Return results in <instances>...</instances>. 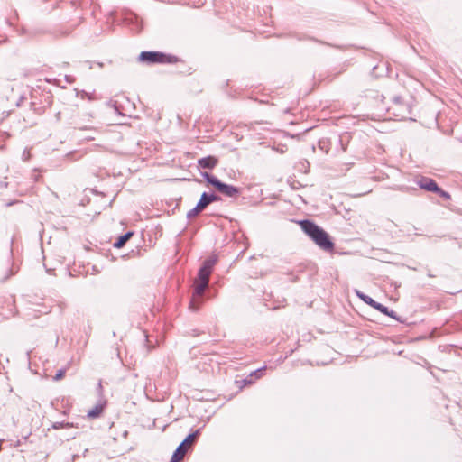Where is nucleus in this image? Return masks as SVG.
Wrapping results in <instances>:
<instances>
[{
	"instance_id": "nucleus-1",
	"label": "nucleus",
	"mask_w": 462,
	"mask_h": 462,
	"mask_svg": "<svg viewBox=\"0 0 462 462\" xmlns=\"http://www.w3.org/2000/svg\"><path fill=\"white\" fill-rule=\"evenodd\" d=\"M200 430L201 429L196 430L182 440L174 451L171 462H180L183 459L188 451L196 443L199 436L200 435Z\"/></svg>"
},
{
	"instance_id": "nucleus-2",
	"label": "nucleus",
	"mask_w": 462,
	"mask_h": 462,
	"mask_svg": "<svg viewBox=\"0 0 462 462\" xmlns=\"http://www.w3.org/2000/svg\"><path fill=\"white\" fill-rule=\"evenodd\" d=\"M139 60L147 64H168L173 63L177 60L176 57L171 55H166L160 51H142L139 55Z\"/></svg>"
},
{
	"instance_id": "nucleus-3",
	"label": "nucleus",
	"mask_w": 462,
	"mask_h": 462,
	"mask_svg": "<svg viewBox=\"0 0 462 462\" xmlns=\"http://www.w3.org/2000/svg\"><path fill=\"white\" fill-rule=\"evenodd\" d=\"M218 199L219 198L214 193L208 194L207 192H203L197 205L187 213V217L190 218L192 217H195L199 212L203 210L211 202Z\"/></svg>"
},
{
	"instance_id": "nucleus-4",
	"label": "nucleus",
	"mask_w": 462,
	"mask_h": 462,
	"mask_svg": "<svg viewBox=\"0 0 462 462\" xmlns=\"http://www.w3.org/2000/svg\"><path fill=\"white\" fill-rule=\"evenodd\" d=\"M310 238L321 249L325 251H332L334 243L330 239L328 233H306Z\"/></svg>"
},
{
	"instance_id": "nucleus-5",
	"label": "nucleus",
	"mask_w": 462,
	"mask_h": 462,
	"mask_svg": "<svg viewBox=\"0 0 462 462\" xmlns=\"http://www.w3.org/2000/svg\"><path fill=\"white\" fill-rule=\"evenodd\" d=\"M208 286V282L206 281H199L198 283H196L194 288V292L192 299L189 303V308L193 310H197L199 308V305L201 303V297L204 294L205 290Z\"/></svg>"
},
{
	"instance_id": "nucleus-6",
	"label": "nucleus",
	"mask_w": 462,
	"mask_h": 462,
	"mask_svg": "<svg viewBox=\"0 0 462 462\" xmlns=\"http://www.w3.org/2000/svg\"><path fill=\"white\" fill-rule=\"evenodd\" d=\"M208 286V282L206 281H199L198 283H196L194 288V292L192 299L189 303V308L193 310H197L199 308V305L201 303V297L204 294L205 290Z\"/></svg>"
},
{
	"instance_id": "nucleus-7",
	"label": "nucleus",
	"mask_w": 462,
	"mask_h": 462,
	"mask_svg": "<svg viewBox=\"0 0 462 462\" xmlns=\"http://www.w3.org/2000/svg\"><path fill=\"white\" fill-rule=\"evenodd\" d=\"M288 223L299 227L301 231H324L310 219L293 220L289 219Z\"/></svg>"
},
{
	"instance_id": "nucleus-8",
	"label": "nucleus",
	"mask_w": 462,
	"mask_h": 462,
	"mask_svg": "<svg viewBox=\"0 0 462 462\" xmlns=\"http://www.w3.org/2000/svg\"><path fill=\"white\" fill-rule=\"evenodd\" d=\"M417 185L427 191L434 192L439 190V186L433 179L428 177H420L416 180Z\"/></svg>"
},
{
	"instance_id": "nucleus-9",
	"label": "nucleus",
	"mask_w": 462,
	"mask_h": 462,
	"mask_svg": "<svg viewBox=\"0 0 462 462\" xmlns=\"http://www.w3.org/2000/svg\"><path fill=\"white\" fill-rule=\"evenodd\" d=\"M218 162L217 158L215 156L208 155L207 157H203L198 160L199 167L202 169L211 170L217 166Z\"/></svg>"
},
{
	"instance_id": "nucleus-10",
	"label": "nucleus",
	"mask_w": 462,
	"mask_h": 462,
	"mask_svg": "<svg viewBox=\"0 0 462 462\" xmlns=\"http://www.w3.org/2000/svg\"><path fill=\"white\" fill-rule=\"evenodd\" d=\"M218 190L224 195L231 198L239 194V189L236 187L226 184L224 182L221 183V185L218 188Z\"/></svg>"
},
{
	"instance_id": "nucleus-11",
	"label": "nucleus",
	"mask_w": 462,
	"mask_h": 462,
	"mask_svg": "<svg viewBox=\"0 0 462 462\" xmlns=\"http://www.w3.org/2000/svg\"><path fill=\"white\" fill-rule=\"evenodd\" d=\"M104 408H105V402H98L97 404H96L92 409H90L88 411V413H87L88 418H89V419L98 418L101 415V413L103 412Z\"/></svg>"
},
{
	"instance_id": "nucleus-12",
	"label": "nucleus",
	"mask_w": 462,
	"mask_h": 462,
	"mask_svg": "<svg viewBox=\"0 0 462 462\" xmlns=\"http://www.w3.org/2000/svg\"><path fill=\"white\" fill-rule=\"evenodd\" d=\"M134 233H124L123 236H119L116 242H114L113 246L115 248H121L123 247L125 243L133 237Z\"/></svg>"
},
{
	"instance_id": "nucleus-13",
	"label": "nucleus",
	"mask_w": 462,
	"mask_h": 462,
	"mask_svg": "<svg viewBox=\"0 0 462 462\" xmlns=\"http://www.w3.org/2000/svg\"><path fill=\"white\" fill-rule=\"evenodd\" d=\"M217 256L213 254V255H210L209 257H208L203 262L201 266L204 267V269H208V270H210L212 272L213 267L217 263Z\"/></svg>"
},
{
	"instance_id": "nucleus-14",
	"label": "nucleus",
	"mask_w": 462,
	"mask_h": 462,
	"mask_svg": "<svg viewBox=\"0 0 462 462\" xmlns=\"http://www.w3.org/2000/svg\"><path fill=\"white\" fill-rule=\"evenodd\" d=\"M264 370H265V367L263 366V367H261V368H259V369H256L255 371H254L253 373H251L247 378H245V379H244V380H243L244 384L245 385V384L252 383H253V381H252V379H251V378H252L253 376H255L256 378L261 377V376H262V374H263V372Z\"/></svg>"
},
{
	"instance_id": "nucleus-15",
	"label": "nucleus",
	"mask_w": 462,
	"mask_h": 462,
	"mask_svg": "<svg viewBox=\"0 0 462 462\" xmlns=\"http://www.w3.org/2000/svg\"><path fill=\"white\" fill-rule=\"evenodd\" d=\"M211 271L208 269H204V267H200L198 273V280L199 281H206L209 282V276L211 274Z\"/></svg>"
},
{
	"instance_id": "nucleus-16",
	"label": "nucleus",
	"mask_w": 462,
	"mask_h": 462,
	"mask_svg": "<svg viewBox=\"0 0 462 462\" xmlns=\"http://www.w3.org/2000/svg\"><path fill=\"white\" fill-rule=\"evenodd\" d=\"M14 302H15L14 299H12L11 302L8 304L9 308H8L7 312L3 314L5 319H10L16 315L17 310H16Z\"/></svg>"
},
{
	"instance_id": "nucleus-17",
	"label": "nucleus",
	"mask_w": 462,
	"mask_h": 462,
	"mask_svg": "<svg viewBox=\"0 0 462 462\" xmlns=\"http://www.w3.org/2000/svg\"><path fill=\"white\" fill-rule=\"evenodd\" d=\"M77 96L79 97L82 99H88L89 101H92V100L96 99L95 90H93L91 92H88V91H86V90H80L79 92L77 93Z\"/></svg>"
},
{
	"instance_id": "nucleus-18",
	"label": "nucleus",
	"mask_w": 462,
	"mask_h": 462,
	"mask_svg": "<svg viewBox=\"0 0 462 462\" xmlns=\"http://www.w3.org/2000/svg\"><path fill=\"white\" fill-rule=\"evenodd\" d=\"M356 296L371 307H373V305L375 303V300H373L370 296L365 295L359 291H356Z\"/></svg>"
},
{
	"instance_id": "nucleus-19",
	"label": "nucleus",
	"mask_w": 462,
	"mask_h": 462,
	"mask_svg": "<svg viewBox=\"0 0 462 462\" xmlns=\"http://www.w3.org/2000/svg\"><path fill=\"white\" fill-rule=\"evenodd\" d=\"M208 183H209L210 185L214 186L216 189H218L222 181H220L216 176L212 175Z\"/></svg>"
},
{
	"instance_id": "nucleus-20",
	"label": "nucleus",
	"mask_w": 462,
	"mask_h": 462,
	"mask_svg": "<svg viewBox=\"0 0 462 462\" xmlns=\"http://www.w3.org/2000/svg\"><path fill=\"white\" fill-rule=\"evenodd\" d=\"M373 308L377 310L378 311H380L383 314L387 313V309L388 308L386 306L377 302V301H375V303L373 305Z\"/></svg>"
},
{
	"instance_id": "nucleus-21",
	"label": "nucleus",
	"mask_w": 462,
	"mask_h": 462,
	"mask_svg": "<svg viewBox=\"0 0 462 462\" xmlns=\"http://www.w3.org/2000/svg\"><path fill=\"white\" fill-rule=\"evenodd\" d=\"M66 370H67L66 368H61V369L58 370L56 374L54 375L53 379L55 381L60 380L64 376Z\"/></svg>"
},
{
	"instance_id": "nucleus-22",
	"label": "nucleus",
	"mask_w": 462,
	"mask_h": 462,
	"mask_svg": "<svg viewBox=\"0 0 462 462\" xmlns=\"http://www.w3.org/2000/svg\"><path fill=\"white\" fill-rule=\"evenodd\" d=\"M14 274V272L9 267L6 268L5 273L0 277V280L2 282H5L9 277H11Z\"/></svg>"
},
{
	"instance_id": "nucleus-23",
	"label": "nucleus",
	"mask_w": 462,
	"mask_h": 462,
	"mask_svg": "<svg viewBox=\"0 0 462 462\" xmlns=\"http://www.w3.org/2000/svg\"><path fill=\"white\" fill-rule=\"evenodd\" d=\"M434 192L438 193L441 198H444V199H450V195L448 192L441 189L439 187V190H435Z\"/></svg>"
},
{
	"instance_id": "nucleus-24",
	"label": "nucleus",
	"mask_w": 462,
	"mask_h": 462,
	"mask_svg": "<svg viewBox=\"0 0 462 462\" xmlns=\"http://www.w3.org/2000/svg\"><path fill=\"white\" fill-rule=\"evenodd\" d=\"M63 427H70V424L69 423H63V422H54L52 424V428L55 429V430H59V429H61Z\"/></svg>"
},
{
	"instance_id": "nucleus-25",
	"label": "nucleus",
	"mask_w": 462,
	"mask_h": 462,
	"mask_svg": "<svg viewBox=\"0 0 462 462\" xmlns=\"http://www.w3.org/2000/svg\"><path fill=\"white\" fill-rule=\"evenodd\" d=\"M22 159L23 161H28L30 159V152L28 151V149H24L23 152V154H22Z\"/></svg>"
},
{
	"instance_id": "nucleus-26",
	"label": "nucleus",
	"mask_w": 462,
	"mask_h": 462,
	"mask_svg": "<svg viewBox=\"0 0 462 462\" xmlns=\"http://www.w3.org/2000/svg\"><path fill=\"white\" fill-rule=\"evenodd\" d=\"M29 310H31V309H29ZM32 313H31V312H28V313H27V316H31V315H32L33 317H38V314H37L38 312H39V313H47V312H48L47 310H44L43 312H42V311L37 310H32Z\"/></svg>"
},
{
	"instance_id": "nucleus-27",
	"label": "nucleus",
	"mask_w": 462,
	"mask_h": 462,
	"mask_svg": "<svg viewBox=\"0 0 462 462\" xmlns=\"http://www.w3.org/2000/svg\"><path fill=\"white\" fill-rule=\"evenodd\" d=\"M384 315L386 316H389L396 320H398L399 319L396 317V314L393 310H390L389 309H387V313H385Z\"/></svg>"
},
{
	"instance_id": "nucleus-28",
	"label": "nucleus",
	"mask_w": 462,
	"mask_h": 462,
	"mask_svg": "<svg viewBox=\"0 0 462 462\" xmlns=\"http://www.w3.org/2000/svg\"><path fill=\"white\" fill-rule=\"evenodd\" d=\"M107 105H108V106H112L114 107V109H115V111H116V113L121 114V113L119 112V109H118V107H117V106H116V102L109 101V102L107 103Z\"/></svg>"
},
{
	"instance_id": "nucleus-29",
	"label": "nucleus",
	"mask_w": 462,
	"mask_h": 462,
	"mask_svg": "<svg viewBox=\"0 0 462 462\" xmlns=\"http://www.w3.org/2000/svg\"><path fill=\"white\" fill-rule=\"evenodd\" d=\"M201 176L207 180V182L209 180L210 177L212 176V174L208 173V172H201Z\"/></svg>"
},
{
	"instance_id": "nucleus-30",
	"label": "nucleus",
	"mask_w": 462,
	"mask_h": 462,
	"mask_svg": "<svg viewBox=\"0 0 462 462\" xmlns=\"http://www.w3.org/2000/svg\"><path fill=\"white\" fill-rule=\"evenodd\" d=\"M98 389H102V384H101V382L98 383Z\"/></svg>"
},
{
	"instance_id": "nucleus-31",
	"label": "nucleus",
	"mask_w": 462,
	"mask_h": 462,
	"mask_svg": "<svg viewBox=\"0 0 462 462\" xmlns=\"http://www.w3.org/2000/svg\"><path fill=\"white\" fill-rule=\"evenodd\" d=\"M1 185H2L3 187H7V183H6V182L2 183Z\"/></svg>"
},
{
	"instance_id": "nucleus-32",
	"label": "nucleus",
	"mask_w": 462,
	"mask_h": 462,
	"mask_svg": "<svg viewBox=\"0 0 462 462\" xmlns=\"http://www.w3.org/2000/svg\"><path fill=\"white\" fill-rule=\"evenodd\" d=\"M288 228H290V229H295L296 227H295V226H288Z\"/></svg>"
}]
</instances>
